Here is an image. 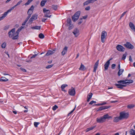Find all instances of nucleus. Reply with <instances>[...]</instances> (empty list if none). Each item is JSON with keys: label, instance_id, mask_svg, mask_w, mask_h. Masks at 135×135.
<instances>
[{"label": "nucleus", "instance_id": "f8f14e48", "mask_svg": "<svg viewBox=\"0 0 135 135\" xmlns=\"http://www.w3.org/2000/svg\"><path fill=\"white\" fill-rule=\"evenodd\" d=\"M68 47L67 46H65L63 49L62 52H61L62 55L64 56L67 53Z\"/></svg>", "mask_w": 135, "mask_h": 135}, {"label": "nucleus", "instance_id": "603ef678", "mask_svg": "<svg viewBox=\"0 0 135 135\" xmlns=\"http://www.w3.org/2000/svg\"><path fill=\"white\" fill-rule=\"evenodd\" d=\"M69 26V30H70L72 29L73 27V25L72 24L70 25H68Z\"/></svg>", "mask_w": 135, "mask_h": 135}, {"label": "nucleus", "instance_id": "2f4dec72", "mask_svg": "<svg viewBox=\"0 0 135 135\" xmlns=\"http://www.w3.org/2000/svg\"><path fill=\"white\" fill-rule=\"evenodd\" d=\"M7 15V14L4 12L3 15L2 17H0V21L3 20Z\"/></svg>", "mask_w": 135, "mask_h": 135}, {"label": "nucleus", "instance_id": "c756f323", "mask_svg": "<svg viewBox=\"0 0 135 135\" xmlns=\"http://www.w3.org/2000/svg\"><path fill=\"white\" fill-rule=\"evenodd\" d=\"M124 71V70L123 69H121L119 70V71L118 73V76H120L121 75Z\"/></svg>", "mask_w": 135, "mask_h": 135}, {"label": "nucleus", "instance_id": "ddd939ff", "mask_svg": "<svg viewBox=\"0 0 135 135\" xmlns=\"http://www.w3.org/2000/svg\"><path fill=\"white\" fill-rule=\"evenodd\" d=\"M99 60H98L95 63L94 67V69L93 71L95 72L97 68H98L99 62Z\"/></svg>", "mask_w": 135, "mask_h": 135}, {"label": "nucleus", "instance_id": "4be33fe9", "mask_svg": "<svg viewBox=\"0 0 135 135\" xmlns=\"http://www.w3.org/2000/svg\"><path fill=\"white\" fill-rule=\"evenodd\" d=\"M24 26H21L19 28L16 32V34L18 35L19 33L21 31L22 29L24 28Z\"/></svg>", "mask_w": 135, "mask_h": 135}, {"label": "nucleus", "instance_id": "9d476101", "mask_svg": "<svg viewBox=\"0 0 135 135\" xmlns=\"http://www.w3.org/2000/svg\"><path fill=\"white\" fill-rule=\"evenodd\" d=\"M124 46L126 48L129 49H132L134 47L130 42H127L126 43L124 44Z\"/></svg>", "mask_w": 135, "mask_h": 135}, {"label": "nucleus", "instance_id": "4468645a", "mask_svg": "<svg viewBox=\"0 0 135 135\" xmlns=\"http://www.w3.org/2000/svg\"><path fill=\"white\" fill-rule=\"evenodd\" d=\"M55 50H49L47 52L45 56H49L50 55L53 54L55 52Z\"/></svg>", "mask_w": 135, "mask_h": 135}, {"label": "nucleus", "instance_id": "052dcab7", "mask_svg": "<svg viewBox=\"0 0 135 135\" xmlns=\"http://www.w3.org/2000/svg\"><path fill=\"white\" fill-rule=\"evenodd\" d=\"M38 54H36L33 55H32V56L30 58L32 59L33 58H35L36 56H37V55Z\"/></svg>", "mask_w": 135, "mask_h": 135}, {"label": "nucleus", "instance_id": "dca6fc26", "mask_svg": "<svg viewBox=\"0 0 135 135\" xmlns=\"http://www.w3.org/2000/svg\"><path fill=\"white\" fill-rule=\"evenodd\" d=\"M129 26L131 28L133 31L135 32V26L131 22H130L129 23Z\"/></svg>", "mask_w": 135, "mask_h": 135}, {"label": "nucleus", "instance_id": "c85d7f7f", "mask_svg": "<svg viewBox=\"0 0 135 135\" xmlns=\"http://www.w3.org/2000/svg\"><path fill=\"white\" fill-rule=\"evenodd\" d=\"M78 18L79 17L78 16H74V15L72 17V20L74 22L76 21Z\"/></svg>", "mask_w": 135, "mask_h": 135}, {"label": "nucleus", "instance_id": "bf43d9fd", "mask_svg": "<svg viewBox=\"0 0 135 135\" xmlns=\"http://www.w3.org/2000/svg\"><path fill=\"white\" fill-rule=\"evenodd\" d=\"M27 21H27V20H25V21H24V22H23V23H22V26H23L25 25L26 23L27 22Z\"/></svg>", "mask_w": 135, "mask_h": 135}, {"label": "nucleus", "instance_id": "69168bd1", "mask_svg": "<svg viewBox=\"0 0 135 135\" xmlns=\"http://www.w3.org/2000/svg\"><path fill=\"white\" fill-rule=\"evenodd\" d=\"M129 60L131 62H132V59L131 56H129Z\"/></svg>", "mask_w": 135, "mask_h": 135}, {"label": "nucleus", "instance_id": "c9c22d12", "mask_svg": "<svg viewBox=\"0 0 135 135\" xmlns=\"http://www.w3.org/2000/svg\"><path fill=\"white\" fill-rule=\"evenodd\" d=\"M130 133L131 135H135V131L131 129L130 131Z\"/></svg>", "mask_w": 135, "mask_h": 135}, {"label": "nucleus", "instance_id": "b1692460", "mask_svg": "<svg viewBox=\"0 0 135 135\" xmlns=\"http://www.w3.org/2000/svg\"><path fill=\"white\" fill-rule=\"evenodd\" d=\"M41 28V26H35L31 27V28L33 30H40Z\"/></svg>", "mask_w": 135, "mask_h": 135}, {"label": "nucleus", "instance_id": "58836bf2", "mask_svg": "<svg viewBox=\"0 0 135 135\" xmlns=\"http://www.w3.org/2000/svg\"><path fill=\"white\" fill-rule=\"evenodd\" d=\"M71 19L70 18H68L67 20V25H70L71 24Z\"/></svg>", "mask_w": 135, "mask_h": 135}, {"label": "nucleus", "instance_id": "7c9ffc66", "mask_svg": "<svg viewBox=\"0 0 135 135\" xmlns=\"http://www.w3.org/2000/svg\"><path fill=\"white\" fill-rule=\"evenodd\" d=\"M32 12L30 13L29 12H27V14L28 15L26 20L27 21H28L29 18L30 17L31 15L32 14Z\"/></svg>", "mask_w": 135, "mask_h": 135}, {"label": "nucleus", "instance_id": "6e6d98bb", "mask_svg": "<svg viewBox=\"0 0 135 135\" xmlns=\"http://www.w3.org/2000/svg\"><path fill=\"white\" fill-rule=\"evenodd\" d=\"M58 108V107L56 105H55L52 108V109L54 110H55Z\"/></svg>", "mask_w": 135, "mask_h": 135}, {"label": "nucleus", "instance_id": "20e7f679", "mask_svg": "<svg viewBox=\"0 0 135 135\" xmlns=\"http://www.w3.org/2000/svg\"><path fill=\"white\" fill-rule=\"evenodd\" d=\"M129 116L128 114L125 113L124 112H122L120 113V118L122 119H123L127 118Z\"/></svg>", "mask_w": 135, "mask_h": 135}, {"label": "nucleus", "instance_id": "774afa93", "mask_svg": "<svg viewBox=\"0 0 135 135\" xmlns=\"http://www.w3.org/2000/svg\"><path fill=\"white\" fill-rule=\"evenodd\" d=\"M47 19V18H43L42 19V22H45Z\"/></svg>", "mask_w": 135, "mask_h": 135}, {"label": "nucleus", "instance_id": "4d7b16f0", "mask_svg": "<svg viewBox=\"0 0 135 135\" xmlns=\"http://www.w3.org/2000/svg\"><path fill=\"white\" fill-rule=\"evenodd\" d=\"M96 103V102L95 101L92 100L90 102V103H89V104L92 105L93 103Z\"/></svg>", "mask_w": 135, "mask_h": 135}, {"label": "nucleus", "instance_id": "5701e85b", "mask_svg": "<svg viewBox=\"0 0 135 135\" xmlns=\"http://www.w3.org/2000/svg\"><path fill=\"white\" fill-rule=\"evenodd\" d=\"M24 26H21L19 28L16 32V34L18 35L19 33L21 31L22 29L24 28Z\"/></svg>", "mask_w": 135, "mask_h": 135}, {"label": "nucleus", "instance_id": "e2e57ef3", "mask_svg": "<svg viewBox=\"0 0 135 135\" xmlns=\"http://www.w3.org/2000/svg\"><path fill=\"white\" fill-rule=\"evenodd\" d=\"M126 13V12H124L122 15L121 16L120 19L122 17H123L124 15Z\"/></svg>", "mask_w": 135, "mask_h": 135}, {"label": "nucleus", "instance_id": "72a5a7b5", "mask_svg": "<svg viewBox=\"0 0 135 135\" xmlns=\"http://www.w3.org/2000/svg\"><path fill=\"white\" fill-rule=\"evenodd\" d=\"M46 1H45V0L42 1H41V3H40L41 6L42 7H43V6H44V5H45V3H46Z\"/></svg>", "mask_w": 135, "mask_h": 135}, {"label": "nucleus", "instance_id": "37998d69", "mask_svg": "<svg viewBox=\"0 0 135 135\" xmlns=\"http://www.w3.org/2000/svg\"><path fill=\"white\" fill-rule=\"evenodd\" d=\"M40 123L39 122H35L34 123V126L35 127H38V125Z\"/></svg>", "mask_w": 135, "mask_h": 135}, {"label": "nucleus", "instance_id": "bb28decb", "mask_svg": "<svg viewBox=\"0 0 135 135\" xmlns=\"http://www.w3.org/2000/svg\"><path fill=\"white\" fill-rule=\"evenodd\" d=\"M34 9V7L32 5L31 6V7L29 9L28 12H29L30 13L32 12V13Z\"/></svg>", "mask_w": 135, "mask_h": 135}, {"label": "nucleus", "instance_id": "c03bdc74", "mask_svg": "<svg viewBox=\"0 0 135 135\" xmlns=\"http://www.w3.org/2000/svg\"><path fill=\"white\" fill-rule=\"evenodd\" d=\"M134 105L133 104L129 105L127 106V107L129 109H131L134 107Z\"/></svg>", "mask_w": 135, "mask_h": 135}, {"label": "nucleus", "instance_id": "a19ab883", "mask_svg": "<svg viewBox=\"0 0 135 135\" xmlns=\"http://www.w3.org/2000/svg\"><path fill=\"white\" fill-rule=\"evenodd\" d=\"M6 42L3 43L1 45V47L2 48H5L6 46Z\"/></svg>", "mask_w": 135, "mask_h": 135}, {"label": "nucleus", "instance_id": "680f3d73", "mask_svg": "<svg viewBox=\"0 0 135 135\" xmlns=\"http://www.w3.org/2000/svg\"><path fill=\"white\" fill-rule=\"evenodd\" d=\"M80 20V21H79L78 22V24L79 25H80L83 22V21H82V18H81Z\"/></svg>", "mask_w": 135, "mask_h": 135}, {"label": "nucleus", "instance_id": "a878e982", "mask_svg": "<svg viewBox=\"0 0 135 135\" xmlns=\"http://www.w3.org/2000/svg\"><path fill=\"white\" fill-rule=\"evenodd\" d=\"M16 7L15 6H14L13 7H12L10 9L7 10L6 12H5L6 13L7 15L8 13L9 12H11L12 10L14 9Z\"/></svg>", "mask_w": 135, "mask_h": 135}, {"label": "nucleus", "instance_id": "f03ea898", "mask_svg": "<svg viewBox=\"0 0 135 135\" xmlns=\"http://www.w3.org/2000/svg\"><path fill=\"white\" fill-rule=\"evenodd\" d=\"M133 80H120L118 81L117 83L119 84H129L132 83L133 82Z\"/></svg>", "mask_w": 135, "mask_h": 135}, {"label": "nucleus", "instance_id": "3c124183", "mask_svg": "<svg viewBox=\"0 0 135 135\" xmlns=\"http://www.w3.org/2000/svg\"><path fill=\"white\" fill-rule=\"evenodd\" d=\"M76 107V105H75L74 108L73 109V110H72L70 113H69L68 114V116H69L70 114H72L73 112L75 110V108Z\"/></svg>", "mask_w": 135, "mask_h": 135}, {"label": "nucleus", "instance_id": "393cba45", "mask_svg": "<svg viewBox=\"0 0 135 135\" xmlns=\"http://www.w3.org/2000/svg\"><path fill=\"white\" fill-rule=\"evenodd\" d=\"M93 95V94L92 93H90L87 96V101L88 102L89 101L90 99H91Z\"/></svg>", "mask_w": 135, "mask_h": 135}, {"label": "nucleus", "instance_id": "f3484780", "mask_svg": "<svg viewBox=\"0 0 135 135\" xmlns=\"http://www.w3.org/2000/svg\"><path fill=\"white\" fill-rule=\"evenodd\" d=\"M109 107L108 106H103L100 107L98 110V111H101L105 109H107Z\"/></svg>", "mask_w": 135, "mask_h": 135}, {"label": "nucleus", "instance_id": "864d4df0", "mask_svg": "<svg viewBox=\"0 0 135 135\" xmlns=\"http://www.w3.org/2000/svg\"><path fill=\"white\" fill-rule=\"evenodd\" d=\"M68 86V85L66 84H64L62 85L61 86V88L63 89L64 88L66 87L67 86Z\"/></svg>", "mask_w": 135, "mask_h": 135}, {"label": "nucleus", "instance_id": "49530a36", "mask_svg": "<svg viewBox=\"0 0 135 135\" xmlns=\"http://www.w3.org/2000/svg\"><path fill=\"white\" fill-rule=\"evenodd\" d=\"M33 0H28L27 2L25 3V5H28L33 1Z\"/></svg>", "mask_w": 135, "mask_h": 135}, {"label": "nucleus", "instance_id": "f704fd0d", "mask_svg": "<svg viewBox=\"0 0 135 135\" xmlns=\"http://www.w3.org/2000/svg\"><path fill=\"white\" fill-rule=\"evenodd\" d=\"M80 11H78L76 12L74 15V16H78L79 18V17L80 15Z\"/></svg>", "mask_w": 135, "mask_h": 135}, {"label": "nucleus", "instance_id": "338daca9", "mask_svg": "<svg viewBox=\"0 0 135 135\" xmlns=\"http://www.w3.org/2000/svg\"><path fill=\"white\" fill-rule=\"evenodd\" d=\"M20 69L23 71L26 72V69H24L22 68H21Z\"/></svg>", "mask_w": 135, "mask_h": 135}, {"label": "nucleus", "instance_id": "aec40b11", "mask_svg": "<svg viewBox=\"0 0 135 135\" xmlns=\"http://www.w3.org/2000/svg\"><path fill=\"white\" fill-rule=\"evenodd\" d=\"M24 26H21L19 28L16 32V34L18 35L19 33L21 31L22 29L24 28Z\"/></svg>", "mask_w": 135, "mask_h": 135}, {"label": "nucleus", "instance_id": "2eb2a0df", "mask_svg": "<svg viewBox=\"0 0 135 135\" xmlns=\"http://www.w3.org/2000/svg\"><path fill=\"white\" fill-rule=\"evenodd\" d=\"M110 62L109 61V60H108L104 64L105 71L107 70L108 69V68L110 65Z\"/></svg>", "mask_w": 135, "mask_h": 135}, {"label": "nucleus", "instance_id": "1a4fd4ad", "mask_svg": "<svg viewBox=\"0 0 135 135\" xmlns=\"http://www.w3.org/2000/svg\"><path fill=\"white\" fill-rule=\"evenodd\" d=\"M116 48L117 50L120 52H123L125 50V49L123 46L119 45H117Z\"/></svg>", "mask_w": 135, "mask_h": 135}, {"label": "nucleus", "instance_id": "0eeeda50", "mask_svg": "<svg viewBox=\"0 0 135 135\" xmlns=\"http://www.w3.org/2000/svg\"><path fill=\"white\" fill-rule=\"evenodd\" d=\"M68 93L71 96H74L75 94V89L73 87H71L70 89L69 90Z\"/></svg>", "mask_w": 135, "mask_h": 135}, {"label": "nucleus", "instance_id": "de8ad7c7", "mask_svg": "<svg viewBox=\"0 0 135 135\" xmlns=\"http://www.w3.org/2000/svg\"><path fill=\"white\" fill-rule=\"evenodd\" d=\"M89 4V2L88 0H87L83 3V5L85 6Z\"/></svg>", "mask_w": 135, "mask_h": 135}, {"label": "nucleus", "instance_id": "9b49d317", "mask_svg": "<svg viewBox=\"0 0 135 135\" xmlns=\"http://www.w3.org/2000/svg\"><path fill=\"white\" fill-rule=\"evenodd\" d=\"M75 37H78L79 35V30L77 28L75 29L73 32Z\"/></svg>", "mask_w": 135, "mask_h": 135}, {"label": "nucleus", "instance_id": "423d86ee", "mask_svg": "<svg viewBox=\"0 0 135 135\" xmlns=\"http://www.w3.org/2000/svg\"><path fill=\"white\" fill-rule=\"evenodd\" d=\"M37 17L38 15L36 14L33 15L31 17L30 19L28 22V23L29 24H31L33 21L37 19Z\"/></svg>", "mask_w": 135, "mask_h": 135}, {"label": "nucleus", "instance_id": "5fc2aeb1", "mask_svg": "<svg viewBox=\"0 0 135 135\" xmlns=\"http://www.w3.org/2000/svg\"><path fill=\"white\" fill-rule=\"evenodd\" d=\"M53 66V64L49 65L47 66L46 67V69H49V68H51Z\"/></svg>", "mask_w": 135, "mask_h": 135}, {"label": "nucleus", "instance_id": "6ab92c4d", "mask_svg": "<svg viewBox=\"0 0 135 135\" xmlns=\"http://www.w3.org/2000/svg\"><path fill=\"white\" fill-rule=\"evenodd\" d=\"M121 119L120 118V116L119 117H114L113 119V122H118Z\"/></svg>", "mask_w": 135, "mask_h": 135}, {"label": "nucleus", "instance_id": "a211bd4d", "mask_svg": "<svg viewBox=\"0 0 135 135\" xmlns=\"http://www.w3.org/2000/svg\"><path fill=\"white\" fill-rule=\"evenodd\" d=\"M79 69L80 70L84 71L86 70V68L84 65L81 64Z\"/></svg>", "mask_w": 135, "mask_h": 135}, {"label": "nucleus", "instance_id": "39448f33", "mask_svg": "<svg viewBox=\"0 0 135 135\" xmlns=\"http://www.w3.org/2000/svg\"><path fill=\"white\" fill-rule=\"evenodd\" d=\"M43 11L44 13V17H50L51 16V15H49L50 13L49 10L46 9V8H44L43 9Z\"/></svg>", "mask_w": 135, "mask_h": 135}, {"label": "nucleus", "instance_id": "412c9836", "mask_svg": "<svg viewBox=\"0 0 135 135\" xmlns=\"http://www.w3.org/2000/svg\"><path fill=\"white\" fill-rule=\"evenodd\" d=\"M24 26H21L19 28L16 32V34L18 35L19 33L21 31L22 29L24 28Z\"/></svg>", "mask_w": 135, "mask_h": 135}, {"label": "nucleus", "instance_id": "6e6552de", "mask_svg": "<svg viewBox=\"0 0 135 135\" xmlns=\"http://www.w3.org/2000/svg\"><path fill=\"white\" fill-rule=\"evenodd\" d=\"M16 34L15 32V28H13L8 33L9 36L10 37H12Z\"/></svg>", "mask_w": 135, "mask_h": 135}, {"label": "nucleus", "instance_id": "ea45409f", "mask_svg": "<svg viewBox=\"0 0 135 135\" xmlns=\"http://www.w3.org/2000/svg\"><path fill=\"white\" fill-rule=\"evenodd\" d=\"M95 127H93L89 128H88L86 129V132H88L91 130L93 129Z\"/></svg>", "mask_w": 135, "mask_h": 135}, {"label": "nucleus", "instance_id": "4c0bfd02", "mask_svg": "<svg viewBox=\"0 0 135 135\" xmlns=\"http://www.w3.org/2000/svg\"><path fill=\"white\" fill-rule=\"evenodd\" d=\"M39 37L41 39H42L44 38V36L42 33H40L38 35Z\"/></svg>", "mask_w": 135, "mask_h": 135}, {"label": "nucleus", "instance_id": "f257e3e1", "mask_svg": "<svg viewBox=\"0 0 135 135\" xmlns=\"http://www.w3.org/2000/svg\"><path fill=\"white\" fill-rule=\"evenodd\" d=\"M112 118L111 116H109L108 114H107L104 115L102 117L97 118L96 119V121L98 123H102L105 122L106 119H109Z\"/></svg>", "mask_w": 135, "mask_h": 135}, {"label": "nucleus", "instance_id": "cd10ccee", "mask_svg": "<svg viewBox=\"0 0 135 135\" xmlns=\"http://www.w3.org/2000/svg\"><path fill=\"white\" fill-rule=\"evenodd\" d=\"M8 80L4 77H2L0 79V81H8Z\"/></svg>", "mask_w": 135, "mask_h": 135}, {"label": "nucleus", "instance_id": "8fccbe9b", "mask_svg": "<svg viewBox=\"0 0 135 135\" xmlns=\"http://www.w3.org/2000/svg\"><path fill=\"white\" fill-rule=\"evenodd\" d=\"M89 4L91 3H93L94 2H95L96 1H97V0H88Z\"/></svg>", "mask_w": 135, "mask_h": 135}, {"label": "nucleus", "instance_id": "13d9d810", "mask_svg": "<svg viewBox=\"0 0 135 135\" xmlns=\"http://www.w3.org/2000/svg\"><path fill=\"white\" fill-rule=\"evenodd\" d=\"M116 65L115 64H113L112 65L111 68L112 69H114L115 68Z\"/></svg>", "mask_w": 135, "mask_h": 135}, {"label": "nucleus", "instance_id": "e433bc0d", "mask_svg": "<svg viewBox=\"0 0 135 135\" xmlns=\"http://www.w3.org/2000/svg\"><path fill=\"white\" fill-rule=\"evenodd\" d=\"M58 7V6L55 5H52V8L55 10H56Z\"/></svg>", "mask_w": 135, "mask_h": 135}, {"label": "nucleus", "instance_id": "0e129e2a", "mask_svg": "<svg viewBox=\"0 0 135 135\" xmlns=\"http://www.w3.org/2000/svg\"><path fill=\"white\" fill-rule=\"evenodd\" d=\"M85 10L86 11L89 10L90 9V6H88L85 8Z\"/></svg>", "mask_w": 135, "mask_h": 135}, {"label": "nucleus", "instance_id": "7ed1b4c3", "mask_svg": "<svg viewBox=\"0 0 135 135\" xmlns=\"http://www.w3.org/2000/svg\"><path fill=\"white\" fill-rule=\"evenodd\" d=\"M107 34V32L105 31H103L101 34V40L103 43H104L105 40L106 39Z\"/></svg>", "mask_w": 135, "mask_h": 135}, {"label": "nucleus", "instance_id": "473e14b6", "mask_svg": "<svg viewBox=\"0 0 135 135\" xmlns=\"http://www.w3.org/2000/svg\"><path fill=\"white\" fill-rule=\"evenodd\" d=\"M115 85L118 88L121 89L123 88L122 85L116 84H115Z\"/></svg>", "mask_w": 135, "mask_h": 135}, {"label": "nucleus", "instance_id": "a18cd8bd", "mask_svg": "<svg viewBox=\"0 0 135 135\" xmlns=\"http://www.w3.org/2000/svg\"><path fill=\"white\" fill-rule=\"evenodd\" d=\"M12 39L13 40H16L17 39L18 37V35L17 34L16 35L12 37Z\"/></svg>", "mask_w": 135, "mask_h": 135}, {"label": "nucleus", "instance_id": "09e8293b", "mask_svg": "<svg viewBox=\"0 0 135 135\" xmlns=\"http://www.w3.org/2000/svg\"><path fill=\"white\" fill-rule=\"evenodd\" d=\"M22 2V0L20 1L17 3V4L15 5V6L16 7L17 6L20 5Z\"/></svg>", "mask_w": 135, "mask_h": 135}, {"label": "nucleus", "instance_id": "79ce46f5", "mask_svg": "<svg viewBox=\"0 0 135 135\" xmlns=\"http://www.w3.org/2000/svg\"><path fill=\"white\" fill-rule=\"evenodd\" d=\"M127 55V52H126V53L124 54L123 55L122 57V59L124 60L126 58V56Z\"/></svg>", "mask_w": 135, "mask_h": 135}]
</instances>
